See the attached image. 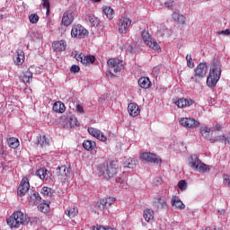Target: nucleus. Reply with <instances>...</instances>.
<instances>
[{
	"label": "nucleus",
	"instance_id": "aec40b11",
	"mask_svg": "<svg viewBox=\"0 0 230 230\" xmlns=\"http://www.w3.org/2000/svg\"><path fill=\"white\" fill-rule=\"evenodd\" d=\"M36 175L41 179V181H48L51 177V172L46 168H40L36 172Z\"/></svg>",
	"mask_w": 230,
	"mask_h": 230
},
{
	"label": "nucleus",
	"instance_id": "dca6fc26",
	"mask_svg": "<svg viewBox=\"0 0 230 230\" xmlns=\"http://www.w3.org/2000/svg\"><path fill=\"white\" fill-rule=\"evenodd\" d=\"M73 21H75L73 13L71 11H67L63 14L61 24H63V26H71V24H73Z\"/></svg>",
	"mask_w": 230,
	"mask_h": 230
},
{
	"label": "nucleus",
	"instance_id": "39448f33",
	"mask_svg": "<svg viewBox=\"0 0 230 230\" xmlns=\"http://www.w3.org/2000/svg\"><path fill=\"white\" fill-rule=\"evenodd\" d=\"M101 172H102V175H107L109 179L116 177V175H118V172H119L118 162L111 161L108 163L107 165H104L102 168H101Z\"/></svg>",
	"mask_w": 230,
	"mask_h": 230
},
{
	"label": "nucleus",
	"instance_id": "0eeeda50",
	"mask_svg": "<svg viewBox=\"0 0 230 230\" xmlns=\"http://www.w3.org/2000/svg\"><path fill=\"white\" fill-rule=\"evenodd\" d=\"M89 31H87V29L84 28V26L80 24L74 25L72 27L71 36L75 39H85V37H87Z\"/></svg>",
	"mask_w": 230,
	"mask_h": 230
},
{
	"label": "nucleus",
	"instance_id": "de8ad7c7",
	"mask_svg": "<svg viewBox=\"0 0 230 230\" xmlns=\"http://www.w3.org/2000/svg\"><path fill=\"white\" fill-rule=\"evenodd\" d=\"M42 6L47 10V15H49V0H42Z\"/></svg>",
	"mask_w": 230,
	"mask_h": 230
},
{
	"label": "nucleus",
	"instance_id": "864d4df0",
	"mask_svg": "<svg viewBox=\"0 0 230 230\" xmlns=\"http://www.w3.org/2000/svg\"><path fill=\"white\" fill-rule=\"evenodd\" d=\"M164 5H165L167 8H172V6H173V1H172V0L167 1V2L164 3Z\"/></svg>",
	"mask_w": 230,
	"mask_h": 230
},
{
	"label": "nucleus",
	"instance_id": "6ab92c4d",
	"mask_svg": "<svg viewBox=\"0 0 230 230\" xmlns=\"http://www.w3.org/2000/svg\"><path fill=\"white\" fill-rule=\"evenodd\" d=\"M66 48H67V44L65 40L54 41L52 43V49L54 51H66Z\"/></svg>",
	"mask_w": 230,
	"mask_h": 230
},
{
	"label": "nucleus",
	"instance_id": "c9c22d12",
	"mask_svg": "<svg viewBox=\"0 0 230 230\" xmlns=\"http://www.w3.org/2000/svg\"><path fill=\"white\" fill-rule=\"evenodd\" d=\"M144 218L146 222H150V220H154V210L147 208L144 210Z\"/></svg>",
	"mask_w": 230,
	"mask_h": 230
},
{
	"label": "nucleus",
	"instance_id": "9d476101",
	"mask_svg": "<svg viewBox=\"0 0 230 230\" xmlns=\"http://www.w3.org/2000/svg\"><path fill=\"white\" fill-rule=\"evenodd\" d=\"M114 202H116V198L114 197L102 199L97 201L96 208L101 211H103L104 209H107V208H111Z\"/></svg>",
	"mask_w": 230,
	"mask_h": 230
},
{
	"label": "nucleus",
	"instance_id": "a19ab883",
	"mask_svg": "<svg viewBox=\"0 0 230 230\" xmlns=\"http://www.w3.org/2000/svg\"><path fill=\"white\" fill-rule=\"evenodd\" d=\"M38 209L41 211V213H48V211H49V204L41 203L38 206Z\"/></svg>",
	"mask_w": 230,
	"mask_h": 230
},
{
	"label": "nucleus",
	"instance_id": "c03bdc74",
	"mask_svg": "<svg viewBox=\"0 0 230 230\" xmlns=\"http://www.w3.org/2000/svg\"><path fill=\"white\" fill-rule=\"evenodd\" d=\"M128 175V173H127V172L122 173L121 176H119V177L116 178V180H115L116 182H118L119 184H123V182L125 181H127Z\"/></svg>",
	"mask_w": 230,
	"mask_h": 230
},
{
	"label": "nucleus",
	"instance_id": "3c124183",
	"mask_svg": "<svg viewBox=\"0 0 230 230\" xmlns=\"http://www.w3.org/2000/svg\"><path fill=\"white\" fill-rule=\"evenodd\" d=\"M71 73H79L80 72V66L76 65H73L70 68Z\"/></svg>",
	"mask_w": 230,
	"mask_h": 230
},
{
	"label": "nucleus",
	"instance_id": "393cba45",
	"mask_svg": "<svg viewBox=\"0 0 230 230\" xmlns=\"http://www.w3.org/2000/svg\"><path fill=\"white\" fill-rule=\"evenodd\" d=\"M52 109L54 112H58L59 114L66 112V105L60 101L55 102Z\"/></svg>",
	"mask_w": 230,
	"mask_h": 230
},
{
	"label": "nucleus",
	"instance_id": "e2e57ef3",
	"mask_svg": "<svg viewBox=\"0 0 230 230\" xmlns=\"http://www.w3.org/2000/svg\"><path fill=\"white\" fill-rule=\"evenodd\" d=\"M4 154V151L3 149H0V155H3Z\"/></svg>",
	"mask_w": 230,
	"mask_h": 230
},
{
	"label": "nucleus",
	"instance_id": "ddd939ff",
	"mask_svg": "<svg viewBox=\"0 0 230 230\" xmlns=\"http://www.w3.org/2000/svg\"><path fill=\"white\" fill-rule=\"evenodd\" d=\"M142 161H146L147 163H155V164H161V158L154 153H143L140 155Z\"/></svg>",
	"mask_w": 230,
	"mask_h": 230
},
{
	"label": "nucleus",
	"instance_id": "052dcab7",
	"mask_svg": "<svg viewBox=\"0 0 230 230\" xmlns=\"http://www.w3.org/2000/svg\"><path fill=\"white\" fill-rule=\"evenodd\" d=\"M155 184H156V186H157V184H160L161 183V180H159V179H155V181H154Z\"/></svg>",
	"mask_w": 230,
	"mask_h": 230
},
{
	"label": "nucleus",
	"instance_id": "37998d69",
	"mask_svg": "<svg viewBox=\"0 0 230 230\" xmlns=\"http://www.w3.org/2000/svg\"><path fill=\"white\" fill-rule=\"evenodd\" d=\"M178 188L181 191H186V190H188V183L184 180H181L178 182Z\"/></svg>",
	"mask_w": 230,
	"mask_h": 230
},
{
	"label": "nucleus",
	"instance_id": "9b49d317",
	"mask_svg": "<svg viewBox=\"0 0 230 230\" xmlns=\"http://www.w3.org/2000/svg\"><path fill=\"white\" fill-rule=\"evenodd\" d=\"M75 60L84 64V66H89V64H94L96 58L94 56H85L84 53L75 54Z\"/></svg>",
	"mask_w": 230,
	"mask_h": 230
},
{
	"label": "nucleus",
	"instance_id": "4d7b16f0",
	"mask_svg": "<svg viewBox=\"0 0 230 230\" xmlns=\"http://www.w3.org/2000/svg\"><path fill=\"white\" fill-rule=\"evenodd\" d=\"M222 129V125L220 124H216L215 126V130H221Z\"/></svg>",
	"mask_w": 230,
	"mask_h": 230
},
{
	"label": "nucleus",
	"instance_id": "13d9d810",
	"mask_svg": "<svg viewBox=\"0 0 230 230\" xmlns=\"http://www.w3.org/2000/svg\"><path fill=\"white\" fill-rule=\"evenodd\" d=\"M205 230H222V228H217V227H208Z\"/></svg>",
	"mask_w": 230,
	"mask_h": 230
},
{
	"label": "nucleus",
	"instance_id": "ea45409f",
	"mask_svg": "<svg viewBox=\"0 0 230 230\" xmlns=\"http://www.w3.org/2000/svg\"><path fill=\"white\" fill-rule=\"evenodd\" d=\"M211 132V128L204 126V127H201L200 128V134L201 136H203L205 137V139H208V137H209V134Z\"/></svg>",
	"mask_w": 230,
	"mask_h": 230
},
{
	"label": "nucleus",
	"instance_id": "7ed1b4c3",
	"mask_svg": "<svg viewBox=\"0 0 230 230\" xmlns=\"http://www.w3.org/2000/svg\"><path fill=\"white\" fill-rule=\"evenodd\" d=\"M189 166L195 170V172H199V173H206L209 172V165L202 164L200 159L197 155H191L189 159Z\"/></svg>",
	"mask_w": 230,
	"mask_h": 230
},
{
	"label": "nucleus",
	"instance_id": "b1692460",
	"mask_svg": "<svg viewBox=\"0 0 230 230\" xmlns=\"http://www.w3.org/2000/svg\"><path fill=\"white\" fill-rule=\"evenodd\" d=\"M13 61L16 66H22L24 64V52L17 51V55L13 57Z\"/></svg>",
	"mask_w": 230,
	"mask_h": 230
},
{
	"label": "nucleus",
	"instance_id": "79ce46f5",
	"mask_svg": "<svg viewBox=\"0 0 230 230\" xmlns=\"http://www.w3.org/2000/svg\"><path fill=\"white\" fill-rule=\"evenodd\" d=\"M168 29L166 28V26L162 24L157 30V35H159V37H164Z\"/></svg>",
	"mask_w": 230,
	"mask_h": 230
},
{
	"label": "nucleus",
	"instance_id": "2f4dec72",
	"mask_svg": "<svg viewBox=\"0 0 230 230\" xmlns=\"http://www.w3.org/2000/svg\"><path fill=\"white\" fill-rule=\"evenodd\" d=\"M172 19L173 21H175V22H178L179 24H184L186 22V17L179 13H173Z\"/></svg>",
	"mask_w": 230,
	"mask_h": 230
},
{
	"label": "nucleus",
	"instance_id": "603ef678",
	"mask_svg": "<svg viewBox=\"0 0 230 230\" xmlns=\"http://www.w3.org/2000/svg\"><path fill=\"white\" fill-rule=\"evenodd\" d=\"M76 111L80 112V114H84V106L77 104L76 105Z\"/></svg>",
	"mask_w": 230,
	"mask_h": 230
},
{
	"label": "nucleus",
	"instance_id": "e433bc0d",
	"mask_svg": "<svg viewBox=\"0 0 230 230\" xmlns=\"http://www.w3.org/2000/svg\"><path fill=\"white\" fill-rule=\"evenodd\" d=\"M66 122L69 123V126L71 127V128L78 125V119L74 115H71L70 117L66 118Z\"/></svg>",
	"mask_w": 230,
	"mask_h": 230
},
{
	"label": "nucleus",
	"instance_id": "f8f14e48",
	"mask_svg": "<svg viewBox=\"0 0 230 230\" xmlns=\"http://www.w3.org/2000/svg\"><path fill=\"white\" fill-rule=\"evenodd\" d=\"M30 190V181H28V178H23L18 187V196L24 197L26 193Z\"/></svg>",
	"mask_w": 230,
	"mask_h": 230
},
{
	"label": "nucleus",
	"instance_id": "f257e3e1",
	"mask_svg": "<svg viewBox=\"0 0 230 230\" xmlns=\"http://www.w3.org/2000/svg\"><path fill=\"white\" fill-rule=\"evenodd\" d=\"M221 75L222 65H220V62L214 60L212 62L209 75L207 79V85H208V87H215V85L218 84V80H220Z\"/></svg>",
	"mask_w": 230,
	"mask_h": 230
},
{
	"label": "nucleus",
	"instance_id": "72a5a7b5",
	"mask_svg": "<svg viewBox=\"0 0 230 230\" xmlns=\"http://www.w3.org/2000/svg\"><path fill=\"white\" fill-rule=\"evenodd\" d=\"M154 205L157 209H166V200L163 198H158L157 200L154 202Z\"/></svg>",
	"mask_w": 230,
	"mask_h": 230
},
{
	"label": "nucleus",
	"instance_id": "2eb2a0df",
	"mask_svg": "<svg viewBox=\"0 0 230 230\" xmlns=\"http://www.w3.org/2000/svg\"><path fill=\"white\" fill-rule=\"evenodd\" d=\"M88 133L90 136H93V137H96V139H99V141H102V143H105L107 141V137L103 134V132H101L100 129L94 128H88Z\"/></svg>",
	"mask_w": 230,
	"mask_h": 230
},
{
	"label": "nucleus",
	"instance_id": "bb28decb",
	"mask_svg": "<svg viewBox=\"0 0 230 230\" xmlns=\"http://www.w3.org/2000/svg\"><path fill=\"white\" fill-rule=\"evenodd\" d=\"M70 172L71 169L67 168L66 165H62L57 168V175H60L61 177H67Z\"/></svg>",
	"mask_w": 230,
	"mask_h": 230
},
{
	"label": "nucleus",
	"instance_id": "4c0bfd02",
	"mask_svg": "<svg viewBox=\"0 0 230 230\" xmlns=\"http://www.w3.org/2000/svg\"><path fill=\"white\" fill-rule=\"evenodd\" d=\"M226 137L224 135L217 136L213 138H210V143H224L226 145Z\"/></svg>",
	"mask_w": 230,
	"mask_h": 230
},
{
	"label": "nucleus",
	"instance_id": "412c9836",
	"mask_svg": "<svg viewBox=\"0 0 230 230\" xmlns=\"http://www.w3.org/2000/svg\"><path fill=\"white\" fill-rule=\"evenodd\" d=\"M171 204L174 209H184V208H186L184 203H182V201H181V199H179L177 196H173L172 198Z\"/></svg>",
	"mask_w": 230,
	"mask_h": 230
},
{
	"label": "nucleus",
	"instance_id": "49530a36",
	"mask_svg": "<svg viewBox=\"0 0 230 230\" xmlns=\"http://www.w3.org/2000/svg\"><path fill=\"white\" fill-rule=\"evenodd\" d=\"M29 21L31 24H37L39 22V15L37 13H32L29 16Z\"/></svg>",
	"mask_w": 230,
	"mask_h": 230
},
{
	"label": "nucleus",
	"instance_id": "8fccbe9b",
	"mask_svg": "<svg viewBox=\"0 0 230 230\" xmlns=\"http://www.w3.org/2000/svg\"><path fill=\"white\" fill-rule=\"evenodd\" d=\"M217 35H225L226 37H228V35H230V29L220 31L217 32Z\"/></svg>",
	"mask_w": 230,
	"mask_h": 230
},
{
	"label": "nucleus",
	"instance_id": "bf43d9fd",
	"mask_svg": "<svg viewBox=\"0 0 230 230\" xmlns=\"http://www.w3.org/2000/svg\"><path fill=\"white\" fill-rule=\"evenodd\" d=\"M226 145H230V137H226Z\"/></svg>",
	"mask_w": 230,
	"mask_h": 230
},
{
	"label": "nucleus",
	"instance_id": "58836bf2",
	"mask_svg": "<svg viewBox=\"0 0 230 230\" xmlns=\"http://www.w3.org/2000/svg\"><path fill=\"white\" fill-rule=\"evenodd\" d=\"M137 165V161L132 160V159H128L124 162V166L125 168H130L134 169Z\"/></svg>",
	"mask_w": 230,
	"mask_h": 230
},
{
	"label": "nucleus",
	"instance_id": "1a4fd4ad",
	"mask_svg": "<svg viewBox=\"0 0 230 230\" xmlns=\"http://www.w3.org/2000/svg\"><path fill=\"white\" fill-rule=\"evenodd\" d=\"M180 123L185 128H199L200 127V122L193 118H181Z\"/></svg>",
	"mask_w": 230,
	"mask_h": 230
},
{
	"label": "nucleus",
	"instance_id": "7c9ffc66",
	"mask_svg": "<svg viewBox=\"0 0 230 230\" xmlns=\"http://www.w3.org/2000/svg\"><path fill=\"white\" fill-rule=\"evenodd\" d=\"M66 215H67V217L69 218H75V217H76L78 215V208L76 207H69L66 211H65Z\"/></svg>",
	"mask_w": 230,
	"mask_h": 230
},
{
	"label": "nucleus",
	"instance_id": "473e14b6",
	"mask_svg": "<svg viewBox=\"0 0 230 230\" xmlns=\"http://www.w3.org/2000/svg\"><path fill=\"white\" fill-rule=\"evenodd\" d=\"M22 80L24 84H30L31 80H33V72L28 69L26 72L23 73Z\"/></svg>",
	"mask_w": 230,
	"mask_h": 230
},
{
	"label": "nucleus",
	"instance_id": "a18cd8bd",
	"mask_svg": "<svg viewBox=\"0 0 230 230\" xmlns=\"http://www.w3.org/2000/svg\"><path fill=\"white\" fill-rule=\"evenodd\" d=\"M186 60H187L188 67H190V69H193V67H195V63H193V58H191V55H187Z\"/></svg>",
	"mask_w": 230,
	"mask_h": 230
},
{
	"label": "nucleus",
	"instance_id": "680f3d73",
	"mask_svg": "<svg viewBox=\"0 0 230 230\" xmlns=\"http://www.w3.org/2000/svg\"><path fill=\"white\" fill-rule=\"evenodd\" d=\"M91 3H100L102 0H90Z\"/></svg>",
	"mask_w": 230,
	"mask_h": 230
},
{
	"label": "nucleus",
	"instance_id": "cd10ccee",
	"mask_svg": "<svg viewBox=\"0 0 230 230\" xmlns=\"http://www.w3.org/2000/svg\"><path fill=\"white\" fill-rule=\"evenodd\" d=\"M174 103L179 109H184V107H189L190 103H193V101H188L184 98H181L178 101H175Z\"/></svg>",
	"mask_w": 230,
	"mask_h": 230
},
{
	"label": "nucleus",
	"instance_id": "4468645a",
	"mask_svg": "<svg viewBox=\"0 0 230 230\" xmlns=\"http://www.w3.org/2000/svg\"><path fill=\"white\" fill-rule=\"evenodd\" d=\"M132 21L128 18H120L119 22V33L125 34L128 28H130Z\"/></svg>",
	"mask_w": 230,
	"mask_h": 230
},
{
	"label": "nucleus",
	"instance_id": "f704fd0d",
	"mask_svg": "<svg viewBox=\"0 0 230 230\" xmlns=\"http://www.w3.org/2000/svg\"><path fill=\"white\" fill-rule=\"evenodd\" d=\"M7 145L10 148H19V139L15 137H10L7 139Z\"/></svg>",
	"mask_w": 230,
	"mask_h": 230
},
{
	"label": "nucleus",
	"instance_id": "c756f323",
	"mask_svg": "<svg viewBox=\"0 0 230 230\" xmlns=\"http://www.w3.org/2000/svg\"><path fill=\"white\" fill-rule=\"evenodd\" d=\"M83 147L84 150L91 152L96 148V142L91 140H84L83 143Z\"/></svg>",
	"mask_w": 230,
	"mask_h": 230
},
{
	"label": "nucleus",
	"instance_id": "0e129e2a",
	"mask_svg": "<svg viewBox=\"0 0 230 230\" xmlns=\"http://www.w3.org/2000/svg\"><path fill=\"white\" fill-rule=\"evenodd\" d=\"M110 75H111V76H114V74H112V72H110Z\"/></svg>",
	"mask_w": 230,
	"mask_h": 230
},
{
	"label": "nucleus",
	"instance_id": "f03ea898",
	"mask_svg": "<svg viewBox=\"0 0 230 230\" xmlns=\"http://www.w3.org/2000/svg\"><path fill=\"white\" fill-rule=\"evenodd\" d=\"M7 225L12 228H17L21 226H26L30 222V217L24 215L22 211H15L11 217L6 219Z\"/></svg>",
	"mask_w": 230,
	"mask_h": 230
},
{
	"label": "nucleus",
	"instance_id": "5fc2aeb1",
	"mask_svg": "<svg viewBox=\"0 0 230 230\" xmlns=\"http://www.w3.org/2000/svg\"><path fill=\"white\" fill-rule=\"evenodd\" d=\"M159 71H161V66H155L153 68V73L154 75H157V73H159Z\"/></svg>",
	"mask_w": 230,
	"mask_h": 230
},
{
	"label": "nucleus",
	"instance_id": "5701e85b",
	"mask_svg": "<svg viewBox=\"0 0 230 230\" xmlns=\"http://www.w3.org/2000/svg\"><path fill=\"white\" fill-rule=\"evenodd\" d=\"M85 22H90V24L94 27L100 26V20L93 14H86Z\"/></svg>",
	"mask_w": 230,
	"mask_h": 230
},
{
	"label": "nucleus",
	"instance_id": "6e6d98bb",
	"mask_svg": "<svg viewBox=\"0 0 230 230\" xmlns=\"http://www.w3.org/2000/svg\"><path fill=\"white\" fill-rule=\"evenodd\" d=\"M218 215H226V209L222 208L217 210Z\"/></svg>",
	"mask_w": 230,
	"mask_h": 230
},
{
	"label": "nucleus",
	"instance_id": "a211bd4d",
	"mask_svg": "<svg viewBox=\"0 0 230 230\" xmlns=\"http://www.w3.org/2000/svg\"><path fill=\"white\" fill-rule=\"evenodd\" d=\"M41 199H42V198H40V194H39V192H37L35 190H31V196H30V200H29V205L30 206H37V204H39V202H40Z\"/></svg>",
	"mask_w": 230,
	"mask_h": 230
},
{
	"label": "nucleus",
	"instance_id": "4be33fe9",
	"mask_svg": "<svg viewBox=\"0 0 230 230\" xmlns=\"http://www.w3.org/2000/svg\"><path fill=\"white\" fill-rule=\"evenodd\" d=\"M37 144L44 148V146H49V138L46 135H40L37 137Z\"/></svg>",
	"mask_w": 230,
	"mask_h": 230
},
{
	"label": "nucleus",
	"instance_id": "20e7f679",
	"mask_svg": "<svg viewBox=\"0 0 230 230\" xmlns=\"http://www.w3.org/2000/svg\"><path fill=\"white\" fill-rule=\"evenodd\" d=\"M208 73V65L206 63H199L194 69V75L190 77V82H195L199 84L202 78H206Z\"/></svg>",
	"mask_w": 230,
	"mask_h": 230
},
{
	"label": "nucleus",
	"instance_id": "09e8293b",
	"mask_svg": "<svg viewBox=\"0 0 230 230\" xmlns=\"http://www.w3.org/2000/svg\"><path fill=\"white\" fill-rule=\"evenodd\" d=\"M50 191H51V189H49V188H48V187H43V188L41 189V193H42V195H45V196H47V197H49Z\"/></svg>",
	"mask_w": 230,
	"mask_h": 230
},
{
	"label": "nucleus",
	"instance_id": "f3484780",
	"mask_svg": "<svg viewBox=\"0 0 230 230\" xmlns=\"http://www.w3.org/2000/svg\"><path fill=\"white\" fill-rule=\"evenodd\" d=\"M128 112L132 118H136L137 116H139L141 110L139 109V105H137V103L131 102L128 105Z\"/></svg>",
	"mask_w": 230,
	"mask_h": 230
},
{
	"label": "nucleus",
	"instance_id": "a878e982",
	"mask_svg": "<svg viewBox=\"0 0 230 230\" xmlns=\"http://www.w3.org/2000/svg\"><path fill=\"white\" fill-rule=\"evenodd\" d=\"M102 13L106 15L109 21H112V19H114V9H112L111 6H103Z\"/></svg>",
	"mask_w": 230,
	"mask_h": 230
},
{
	"label": "nucleus",
	"instance_id": "6e6552de",
	"mask_svg": "<svg viewBox=\"0 0 230 230\" xmlns=\"http://www.w3.org/2000/svg\"><path fill=\"white\" fill-rule=\"evenodd\" d=\"M142 39L145 44H146V46H148L149 48H152L155 51H159L161 49V47H159V44L152 40V37L150 36V33H148V31H144L142 32Z\"/></svg>",
	"mask_w": 230,
	"mask_h": 230
},
{
	"label": "nucleus",
	"instance_id": "c85d7f7f",
	"mask_svg": "<svg viewBox=\"0 0 230 230\" xmlns=\"http://www.w3.org/2000/svg\"><path fill=\"white\" fill-rule=\"evenodd\" d=\"M138 85L142 89H148V87H150V85H152V82H150V78H148V77H141L138 80Z\"/></svg>",
	"mask_w": 230,
	"mask_h": 230
},
{
	"label": "nucleus",
	"instance_id": "423d86ee",
	"mask_svg": "<svg viewBox=\"0 0 230 230\" xmlns=\"http://www.w3.org/2000/svg\"><path fill=\"white\" fill-rule=\"evenodd\" d=\"M107 64L111 71L115 73V75H118L119 73H121L123 69H125V66H123V61L119 58H110L107 61Z\"/></svg>",
	"mask_w": 230,
	"mask_h": 230
}]
</instances>
